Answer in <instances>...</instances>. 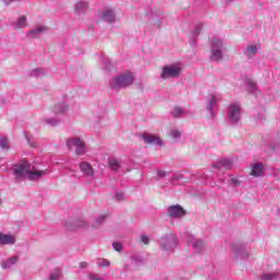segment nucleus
Here are the masks:
<instances>
[{
  "mask_svg": "<svg viewBox=\"0 0 280 280\" xmlns=\"http://www.w3.org/2000/svg\"><path fill=\"white\" fill-rule=\"evenodd\" d=\"M47 174L48 170L40 171L25 159L13 165V176L16 183L25 180V178L28 180H40Z\"/></svg>",
  "mask_w": 280,
  "mask_h": 280,
  "instance_id": "1",
  "label": "nucleus"
},
{
  "mask_svg": "<svg viewBox=\"0 0 280 280\" xmlns=\"http://www.w3.org/2000/svg\"><path fill=\"white\" fill-rule=\"evenodd\" d=\"M225 49L226 44H224V39L213 36L211 39L210 62H222Z\"/></svg>",
  "mask_w": 280,
  "mask_h": 280,
  "instance_id": "2",
  "label": "nucleus"
},
{
  "mask_svg": "<svg viewBox=\"0 0 280 280\" xmlns=\"http://www.w3.org/2000/svg\"><path fill=\"white\" fill-rule=\"evenodd\" d=\"M132 82H135V74H132V72H125L113 79L110 88L114 89V91H119L126 89V86H130Z\"/></svg>",
  "mask_w": 280,
  "mask_h": 280,
  "instance_id": "3",
  "label": "nucleus"
},
{
  "mask_svg": "<svg viewBox=\"0 0 280 280\" xmlns=\"http://www.w3.org/2000/svg\"><path fill=\"white\" fill-rule=\"evenodd\" d=\"M183 73L180 63H171L162 68L161 78L162 80H176Z\"/></svg>",
  "mask_w": 280,
  "mask_h": 280,
  "instance_id": "4",
  "label": "nucleus"
},
{
  "mask_svg": "<svg viewBox=\"0 0 280 280\" xmlns=\"http://www.w3.org/2000/svg\"><path fill=\"white\" fill-rule=\"evenodd\" d=\"M228 121L232 126H237L242 121V105L240 103H232L228 108Z\"/></svg>",
  "mask_w": 280,
  "mask_h": 280,
  "instance_id": "5",
  "label": "nucleus"
},
{
  "mask_svg": "<svg viewBox=\"0 0 280 280\" xmlns=\"http://www.w3.org/2000/svg\"><path fill=\"white\" fill-rule=\"evenodd\" d=\"M178 246V238L174 234H168L160 240V248L164 253H174Z\"/></svg>",
  "mask_w": 280,
  "mask_h": 280,
  "instance_id": "6",
  "label": "nucleus"
},
{
  "mask_svg": "<svg viewBox=\"0 0 280 280\" xmlns=\"http://www.w3.org/2000/svg\"><path fill=\"white\" fill-rule=\"evenodd\" d=\"M68 150H74L78 156L86 154V144L78 137L69 138L66 142Z\"/></svg>",
  "mask_w": 280,
  "mask_h": 280,
  "instance_id": "7",
  "label": "nucleus"
},
{
  "mask_svg": "<svg viewBox=\"0 0 280 280\" xmlns=\"http://www.w3.org/2000/svg\"><path fill=\"white\" fill-rule=\"evenodd\" d=\"M220 102V96L211 95L206 100V110L209 113L208 119H215L218 117V103Z\"/></svg>",
  "mask_w": 280,
  "mask_h": 280,
  "instance_id": "8",
  "label": "nucleus"
},
{
  "mask_svg": "<svg viewBox=\"0 0 280 280\" xmlns=\"http://www.w3.org/2000/svg\"><path fill=\"white\" fill-rule=\"evenodd\" d=\"M232 248L234 250L235 259H246L248 257L249 252L246 245L234 244L232 245Z\"/></svg>",
  "mask_w": 280,
  "mask_h": 280,
  "instance_id": "9",
  "label": "nucleus"
},
{
  "mask_svg": "<svg viewBox=\"0 0 280 280\" xmlns=\"http://www.w3.org/2000/svg\"><path fill=\"white\" fill-rule=\"evenodd\" d=\"M79 167L83 176H85L86 178H93L95 176V170L93 168V165H91V163L81 162Z\"/></svg>",
  "mask_w": 280,
  "mask_h": 280,
  "instance_id": "10",
  "label": "nucleus"
},
{
  "mask_svg": "<svg viewBox=\"0 0 280 280\" xmlns=\"http://www.w3.org/2000/svg\"><path fill=\"white\" fill-rule=\"evenodd\" d=\"M167 214L170 218H173L174 220H176V219L183 218V215H185V209H183V207H180L179 205L171 206L167 209Z\"/></svg>",
  "mask_w": 280,
  "mask_h": 280,
  "instance_id": "11",
  "label": "nucleus"
},
{
  "mask_svg": "<svg viewBox=\"0 0 280 280\" xmlns=\"http://www.w3.org/2000/svg\"><path fill=\"white\" fill-rule=\"evenodd\" d=\"M142 141L149 143L150 145H163V140L159 136L144 133L142 135Z\"/></svg>",
  "mask_w": 280,
  "mask_h": 280,
  "instance_id": "12",
  "label": "nucleus"
},
{
  "mask_svg": "<svg viewBox=\"0 0 280 280\" xmlns=\"http://www.w3.org/2000/svg\"><path fill=\"white\" fill-rule=\"evenodd\" d=\"M14 244H16L14 235L0 232V246H14Z\"/></svg>",
  "mask_w": 280,
  "mask_h": 280,
  "instance_id": "13",
  "label": "nucleus"
},
{
  "mask_svg": "<svg viewBox=\"0 0 280 280\" xmlns=\"http://www.w3.org/2000/svg\"><path fill=\"white\" fill-rule=\"evenodd\" d=\"M67 110H69V105L65 102L57 103L52 107V113H54L55 117H60V115H65L67 113Z\"/></svg>",
  "mask_w": 280,
  "mask_h": 280,
  "instance_id": "14",
  "label": "nucleus"
},
{
  "mask_svg": "<svg viewBox=\"0 0 280 280\" xmlns=\"http://www.w3.org/2000/svg\"><path fill=\"white\" fill-rule=\"evenodd\" d=\"M20 257L19 256H11L9 258H7L5 260L1 261V268H3V270H8L10 268H12L13 266H16L19 264Z\"/></svg>",
  "mask_w": 280,
  "mask_h": 280,
  "instance_id": "15",
  "label": "nucleus"
},
{
  "mask_svg": "<svg viewBox=\"0 0 280 280\" xmlns=\"http://www.w3.org/2000/svg\"><path fill=\"white\" fill-rule=\"evenodd\" d=\"M47 32V26H36L26 33L28 38H38L40 34H45Z\"/></svg>",
  "mask_w": 280,
  "mask_h": 280,
  "instance_id": "16",
  "label": "nucleus"
},
{
  "mask_svg": "<svg viewBox=\"0 0 280 280\" xmlns=\"http://www.w3.org/2000/svg\"><path fill=\"white\" fill-rule=\"evenodd\" d=\"M259 51V46L257 45H249L246 47V49L243 51L244 56H246V58H248V60H253V58H255V56H257Z\"/></svg>",
  "mask_w": 280,
  "mask_h": 280,
  "instance_id": "17",
  "label": "nucleus"
},
{
  "mask_svg": "<svg viewBox=\"0 0 280 280\" xmlns=\"http://www.w3.org/2000/svg\"><path fill=\"white\" fill-rule=\"evenodd\" d=\"M86 10H89L88 1L80 0L74 4V11H75V14H78V16L85 14Z\"/></svg>",
  "mask_w": 280,
  "mask_h": 280,
  "instance_id": "18",
  "label": "nucleus"
},
{
  "mask_svg": "<svg viewBox=\"0 0 280 280\" xmlns=\"http://www.w3.org/2000/svg\"><path fill=\"white\" fill-rule=\"evenodd\" d=\"M247 91L250 95H255V97H259V95H261V91L257 89V83L253 81V79H247Z\"/></svg>",
  "mask_w": 280,
  "mask_h": 280,
  "instance_id": "19",
  "label": "nucleus"
},
{
  "mask_svg": "<svg viewBox=\"0 0 280 280\" xmlns=\"http://www.w3.org/2000/svg\"><path fill=\"white\" fill-rule=\"evenodd\" d=\"M101 19L103 21H106L107 23H115V11L110 10V9H106L105 11H103Z\"/></svg>",
  "mask_w": 280,
  "mask_h": 280,
  "instance_id": "20",
  "label": "nucleus"
},
{
  "mask_svg": "<svg viewBox=\"0 0 280 280\" xmlns=\"http://www.w3.org/2000/svg\"><path fill=\"white\" fill-rule=\"evenodd\" d=\"M213 167L215 170H220V167H223L224 170H231L233 167V160L223 159L219 163L214 164Z\"/></svg>",
  "mask_w": 280,
  "mask_h": 280,
  "instance_id": "21",
  "label": "nucleus"
},
{
  "mask_svg": "<svg viewBox=\"0 0 280 280\" xmlns=\"http://www.w3.org/2000/svg\"><path fill=\"white\" fill-rule=\"evenodd\" d=\"M12 27H14V30H23V27H27V16L21 15L20 19L12 23Z\"/></svg>",
  "mask_w": 280,
  "mask_h": 280,
  "instance_id": "22",
  "label": "nucleus"
},
{
  "mask_svg": "<svg viewBox=\"0 0 280 280\" xmlns=\"http://www.w3.org/2000/svg\"><path fill=\"white\" fill-rule=\"evenodd\" d=\"M143 264H145V258H143V256L135 255L131 257V266L133 270H137L139 266H143Z\"/></svg>",
  "mask_w": 280,
  "mask_h": 280,
  "instance_id": "23",
  "label": "nucleus"
},
{
  "mask_svg": "<svg viewBox=\"0 0 280 280\" xmlns=\"http://www.w3.org/2000/svg\"><path fill=\"white\" fill-rule=\"evenodd\" d=\"M252 176L259 177L264 174V165L261 164H254L252 166Z\"/></svg>",
  "mask_w": 280,
  "mask_h": 280,
  "instance_id": "24",
  "label": "nucleus"
},
{
  "mask_svg": "<svg viewBox=\"0 0 280 280\" xmlns=\"http://www.w3.org/2000/svg\"><path fill=\"white\" fill-rule=\"evenodd\" d=\"M0 150L8 152L10 150V139L5 136H0Z\"/></svg>",
  "mask_w": 280,
  "mask_h": 280,
  "instance_id": "25",
  "label": "nucleus"
},
{
  "mask_svg": "<svg viewBox=\"0 0 280 280\" xmlns=\"http://www.w3.org/2000/svg\"><path fill=\"white\" fill-rule=\"evenodd\" d=\"M192 248L195 253H202V250H205V242L201 240H195L192 242Z\"/></svg>",
  "mask_w": 280,
  "mask_h": 280,
  "instance_id": "26",
  "label": "nucleus"
},
{
  "mask_svg": "<svg viewBox=\"0 0 280 280\" xmlns=\"http://www.w3.org/2000/svg\"><path fill=\"white\" fill-rule=\"evenodd\" d=\"M168 137H171L172 139H174L175 141L180 139V137H183V131L176 127L172 128L168 132Z\"/></svg>",
  "mask_w": 280,
  "mask_h": 280,
  "instance_id": "27",
  "label": "nucleus"
},
{
  "mask_svg": "<svg viewBox=\"0 0 280 280\" xmlns=\"http://www.w3.org/2000/svg\"><path fill=\"white\" fill-rule=\"evenodd\" d=\"M108 163H109V167H110V170H113V172H119V170L121 167V161H119L117 159H109Z\"/></svg>",
  "mask_w": 280,
  "mask_h": 280,
  "instance_id": "28",
  "label": "nucleus"
},
{
  "mask_svg": "<svg viewBox=\"0 0 280 280\" xmlns=\"http://www.w3.org/2000/svg\"><path fill=\"white\" fill-rule=\"evenodd\" d=\"M66 226H68V229H84V226H86V221L79 219V220L74 221L73 225H71V224H69V222H67Z\"/></svg>",
  "mask_w": 280,
  "mask_h": 280,
  "instance_id": "29",
  "label": "nucleus"
},
{
  "mask_svg": "<svg viewBox=\"0 0 280 280\" xmlns=\"http://www.w3.org/2000/svg\"><path fill=\"white\" fill-rule=\"evenodd\" d=\"M44 122L48 126H58L60 124V118L58 116L56 117H48L44 119Z\"/></svg>",
  "mask_w": 280,
  "mask_h": 280,
  "instance_id": "30",
  "label": "nucleus"
},
{
  "mask_svg": "<svg viewBox=\"0 0 280 280\" xmlns=\"http://www.w3.org/2000/svg\"><path fill=\"white\" fill-rule=\"evenodd\" d=\"M30 75L32 78H43L45 75V69L43 68H37L31 71Z\"/></svg>",
  "mask_w": 280,
  "mask_h": 280,
  "instance_id": "31",
  "label": "nucleus"
},
{
  "mask_svg": "<svg viewBox=\"0 0 280 280\" xmlns=\"http://www.w3.org/2000/svg\"><path fill=\"white\" fill-rule=\"evenodd\" d=\"M106 222V214H101L98 218L94 220L93 226L97 229V226H102Z\"/></svg>",
  "mask_w": 280,
  "mask_h": 280,
  "instance_id": "32",
  "label": "nucleus"
},
{
  "mask_svg": "<svg viewBox=\"0 0 280 280\" xmlns=\"http://www.w3.org/2000/svg\"><path fill=\"white\" fill-rule=\"evenodd\" d=\"M171 115H173L174 117H183V115H185V109H183V107H175Z\"/></svg>",
  "mask_w": 280,
  "mask_h": 280,
  "instance_id": "33",
  "label": "nucleus"
},
{
  "mask_svg": "<svg viewBox=\"0 0 280 280\" xmlns=\"http://www.w3.org/2000/svg\"><path fill=\"white\" fill-rule=\"evenodd\" d=\"M62 277V271L60 269H55L49 277V280H59Z\"/></svg>",
  "mask_w": 280,
  "mask_h": 280,
  "instance_id": "34",
  "label": "nucleus"
},
{
  "mask_svg": "<svg viewBox=\"0 0 280 280\" xmlns=\"http://www.w3.org/2000/svg\"><path fill=\"white\" fill-rule=\"evenodd\" d=\"M96 264L100 268H108L110 266V262L106 258H100Z\"/></svg>",
  "mask_w": 280,
  "mask_h": 280,
  "instance_id": "35",
  "label": "nucleus"
},
{
  "mask_svg": "<svg viewBox=\"0 0 280 280\" xmlns=\"http://www.w3.org/2000/svg\"><path fill=\"white\" fill-rule=\"evenodd\" d=\"M261 280H279V273H265Z\"/></svg>",
  "mask_w": 280,
  "mask_h": 280,
  "instance_id": "36",
  "label": "nucleus"
},
{
  "mask_svg": "<svg viewBox=\"0 0 280 280\" xmlns=\"http://www.w3.org/2000/svg\"><path fill=\"white\" fill-rule=\"evenodd\" d=\"M202 32V23L196 25L195 31L192 32V38H196Z\"/></svg>",
  "mask_w": 280,
  "mask_h": 280,
  "instance_id": "37",
  "label": "nucleus"
},
{
  "mask_svg": "<svg viewBox=\"0 0 280 280\" xmlns=\"http://www.w3.org/2000/svg\"><path fill=\"white\" fill-rule=\"evenodd\" d=\"M115 198L118 202H122V200H126V195L124 192H116Z\"/></svg>",
  "mask_w": 280,
  "mask_h": 280,
  "instance_id": "38",
  "label": "nucleus"
},
{
  "mask_svg": "<svg viewBox=\"0 0 280 280\" xmlns=\"http://www.w3.org/2000/svg\"><path fill=\"white\" fill-rule=\"evenodd\" d=\"M113 248L116 249L117 253H121V250L124 249V246L121 245V243L115 242L113 243Z\"/></svg>",
  "mask_w": 280,
  "mask_h": 280,
  "instance_id": "39",
  "label": "nucleus"
},
{
  "mask_svg": "<svg viewBox=\"0 0 280 280\" xmlns=\"http://www.w3.org/2000/svg\"><path fill=\"white\" fill-rule=\"evenodd\" d=\"M228 183H229V185H233L234 187H237V185H240V180H237V178H235V177H230L228 179Z\"/></svg>",
  "mask_w": 280,
  "mask_h": 280,
  "instance_id": "40",
  "label": "nucleus"
},
{
  "mask_svg": "<svg viewBox=\"0 0 280 280\" xmlns=\"http://www.w3.org/2000/svg\"><path fill=\"white\" fill-rule=\"evenodd\" d=\"M140 242H142V244H150V236L141 235L140 236Z\"/></svg>",
  "mask_w": 280,
  "mask_h": 280,
  "instance_id": "41",
  "label": "nucleus"
},
{
  "mask_svg": "<svg viewBox=\"0 0 280 280\" xmlns=\"http://www.w3.org/2000/svg\"><path fill=\"white\" fill-rule=\"evenodd\" d=\"M165 176H167V172H165V171H158L156 180H159V178H165Z\"/></svg>",
  "mask_w": 280,
  "mask_h": 280,
  "instance_id": "42",
  "label": "nucleus"
},
{
  "mask_svg": "<svg viewBox=\"0 0 280 280\" xmlns=\"http://www.w3.org/2000/svg\"><path fill=\"white\" fill-rule=\"evenodd\" d=\"M182 178H183V175L178 174V175H174V176L171 178V180H172V183H175V180H182Z\"/></svg>",
  "mask_w": 280,
  "mask_h": 280,
  "instance_id": "43",
  "label": "nucleus"
},
{
  "mask_svg": "<svg viewBox=\"0 0 280 280\" xmlns=\"http://www.w3.org/2000/svg\"><path fill=\"white\" fill-rule=\"evenodd\" d=\"M4 2V5H10V3H14L16 1H21V0H2Z\"/></svg>",
  "mask_w": 280,
  "mask_h": 280,
  "instance_id": "44",
  "label": "nucleus"
},
{
  "mask_svg": "<svg viewBox=\"0 0 280 280\" xmlns=\"http://www.w3.org/2000/svg\"><path fill=\"white\" fill-rule=\"evenodd\" d=\"M89 279H90V280H104V279H102V278H100V277H97V276H95V275H90V276H89Z\"/></svg>",
  "mask_w": 280,
  "mask_h": 280,
  "instance_id": "45",
  "label": "nucleus"
},
{
  "mask_svg": "<svg viewBox=\"0 0 280 280\" xmlns=\"http://www.w3.org/2000/svg\"><path fill=\"white\" fill-rule=\"evenodd\" d=\"M130 270H132V268L130 267V265L126 264V265L124 266V271H125V272H130Z\"/></svg>",
  "mask_w": 280,
  "mask_h": 280,
  "instance_id": "46",
  "label": "nucleus"
},
{
  "mask_svg": "<svg viewBox=\"0 0 280 280\" xmlns=\"http://www.w3.org/2000/svg\"><path fill=\"white\" fill-rule=\"evenodd\" d=\"M88 266H89V264H88V262H84V261L80 264V268H81V269H84V268H86Z\"/></svg>",
  "mask_w": 280,
  "mask_h": 280,
  "instance_id": "47",
  "label": "nucleus"
},
{
  "mask_svg": "<svg viewBox=\"0 0 280 280\" xmlns=\"http://www.w3.org/2000/svg\"><path fill=\"white\" fill-rule=\"evenodd\" d=\"M256 119H266V116L264 114H259Z\"/></svg>",
  "mask_w": 280,
  "mask_h": 280,
  "instance_id": "48",
  "label": "nucleus"
},
{
  "mask_svg": "<svg viewBox=\"0 0 280 280\" xmlns=\"http://www.w3.org/2000/svg\"><path fill=\"white\" fill-rule=\"evenodd\" d=\"M105 69H110V61L107 60L106 65H105Z\"/></svg>",
  "mask_w": 280,
  "mask_h": 280,
  "instance_id": "49",
  "label": "nucleus"
},
{
  "mask_svg": "<svg viewBox=\"0 0 280 280\" xmlns=\"http://www.w3.org/2000/svg\"><path fill=\"white\" fill-rule=\"evenodd\" d=\"M1 202H2V200H1V198H0V205H1Z\"/></svg>",
  "mask_w": 280,
  "mask_h": 280,
  "instance_id": "50",
  "label": "nucleus"
},
{
  "mask_svg": "<svg viewBox=\"0 0 280 280\" xmlns=\"http://www.w3.org/2000/svg\"><path fill=\"white\" fill-rule=\"evenodd\" d=\"M228 1H233V0H228Z\"/></svg>",
  "mask_w": 280,
  "mask_h": 280,
  "instance_id": "51",
  "label": "nucleus"
}]
</instances>
